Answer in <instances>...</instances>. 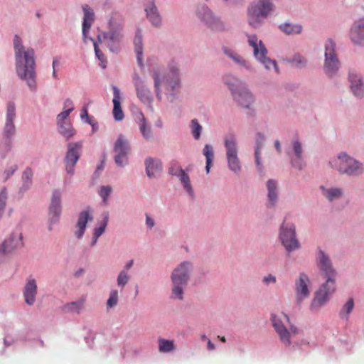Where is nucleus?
I'll return each instance as SVG.
<instances>
[{"instance_id": "1", "label": "nucleus", "mask_w": 364, "mask_h": 364, "mask_svg": "<svg viewBox=\"0 0 364 364\" xmlns=\"http://www.w3.org/2000/svg\"><path fill=\"white\" fill-rule=\"evenodd\" d=\"M14 47L17 75L21 80H26L32 92H35L37 86L34 50L31 48H25L17 35L14 36Z\"/></svg>"}, {"instance_id": "2", "label": "nucleus", "mask_w": 364, "mask_h": 364, "mask_svg": "<svg viewBox=\"0 0 364 364\" xmlns=\"http://www.w3.org/2000/svg\"><path fill=\"white\" fill-rule=\"evenodd\" d=\"M318 265L321 274L326 278V282L316 291V296L311 303V308L320 307L326 303L329 296L336 291L335 277L336 271L331 265V260L322 250H319Z\"/></svg>"}, {"instance_id": "3", "label": "nucleus", "mask_w": 364, "mask_h": 364, "mask_svg": "<svg viewBox=\"0 0 364 364\" xmlns=\"http://www.w3.org/2000/svg\"><path fill=\"white\" fill-rule=\"evenodd\" d=\"M152 77L154 80V87L156 96L159 99H161V93L159 91L160 86H164L166 90L170 92V95H171L180 87L178 70L176 63L174 62L169 65L168 73L166 75H163L161 79L160 73L158 70L153 72Z\"/></svg>"}, {"instance_id": "4", "label": "nucleus", "mask_w": 364, "mask_h": 364, "mask_svg": "<svg viewBox=\"0 0 364 364\" xmlns=\"http://www.w3.org/2000/svg\"><path fill=\"white\" fill-rule=\"evenodd\" d=\"M274 9L271 0H257L252 1L247 9V21L253 28L260 26L262 19L267 18Z\"/></svg>"}, {"instance_id": "5", "label": "nucleus", "mask_w": 364, "mask_h": 364, "mask_svg": "<svg viewBox=\"0 0 364 364\" xmlns=\"http://www.w3.org/2000/svg\"><path fill=\"white\" fill-rule=\"evenodd\" d=\"M225 83L232 91V96L238 104L245 108H250L254 102L252 95L248 91L245 85L238 79L229 75L224 77Z\"/></svg>"}, {"instance_id": "6", "label": "nucleus", "mask_w": 364, "mask_h": 364, "mask_svg": "<svg viewBox=\"0 0 364 364\" xmlns=\"http://www.w3.org/2000/svg\"><path fill=\"white\" fill-rule=\"evenodd\" d=\"M191 265L188 262L181 263L172 272L173 297L183 299V289L186 287L189 279Z\"/></svg>"}, {"instance_id": "7", "label": "nucleus", "mask_w": 364, "mask_h": 364, "mask_svg": "<svg viewBox=\"0 0 364 364\" xmlns=\"http://www.w3.org/2000/svg\"><path fill=\"white\" fill-rule=\"evenodd\" d=\"M330 164L340 173L348 175H358L363 171L360 163L346 154L338 155L336 159L330 161Z\"/></svg>"}, {"instance_id": "8", "label": "nucleus", "mask_w": 364, "mask_h": 364, "mask_svg": "<svg viewBox=\"0 0 364 364\" xmlns=\"http://www.w3.org/2000/svg\"><path fill=\"white\" fill-rule=\"evenodd\" d=\"M248 43L252 47L255 58L258 59L267 69L270 70L274 68L276 70H277L276 61L266 57L267 50L262 41L258 40L257 37L255 35L248 36Z\"/></svg>"}, {"instance_id": "9", "label": "nucleus", "mask_w": 364, "mask_h": 364, "mask_svg": "<svg viewBox=\"0 0 364 364\" xmlns=\"http://www.w3.org/2000/svg\"><path fill=\"white\" fill-rule=\"evenodd\" d=\"M279 237L288 252L294 251L299 247V242L296 238L295 226L291 223H286V220L281 226Z\"/></svg>"}, {"instance_id": "10", "label": "nucleus", "mask_w": 364, "mask_h": 364, "mask_svg": "<svg viewBox=\"0 0 364 364\" xmlns=\"http://www.w3.org/2000/svg\"><path fill=\"white\" fill-rule=\"evenodd\" d=\"M272 320L273 326L278 333L281 342L287 347L290 346L291 344V336H295L299 333L297 327L291 324L289 330H287L282 318L277 316H273Z\"/></svg>"}, {"instance_id": "11", "label": "nucleus", "mask_w": 364, "mask_h": 364, "mask_svg": "<svg viewBox=\"0 0 364 364\" xmlns=\"http://www.w3.org/2000/svg\"><path fill=\"white\" fill-rule=\"evenodd\" d=\"M228 166L236 173L240 171L241 166L237 157V148L236 139L234 136H228L225 139Z\"/></svg>"}, {"instance_id": "12", "label": "nucleus", "mask_w": 364, "mask_h": 364, "mask_svg": "<svg viewBox=\"0 0 364 364\" xmlns=\"http://www.w3.org/2000/svg\"><path fill=\"white\" fill-rule=\"evenodd\" d=\"M131 150L128 141L124 136L119 135L114 143V161L118 166H124L128 162V154Z\"/></svg>"}, {"instance_id": "13", "label": "nucleus", "mask_w": 364, "mask_h": 364, "mask_svg": "<svg viewBox=\"0 0 364 364\" xmlns=\"http://www.w3.org/2000/svg\"><path fill=\"white\" fill-rule=\"evenodd\" d=\"M82 147V144L81 142H70L68 144V151L65 162L66 171L69 174L74 173V166L80 156Z\"/></svg>"}, {"instance_id": "14", "label": "nucleus", "mask_w": 364, "mask_h": 364, "mask_svg": "<svg viewBox=\"0 0 364 364\" xmlns=\"http://www.w3.org/2000/svg\"><path fill=\"white\" fill-rule=\"evenodd\" d=\"M335 43L329 39L325 45V71L328 75L333 74L338 68L339 62L335 53Z\"/></svg>"}, {"instance_id": "15", "label": "nucleus", "mask_w": 364, "mask_h": 364, "mask_svg": "<svg viewBox=\"0 0 364 364\" xmlns=\"http://www.w3.org/2000/svg\"><path fill=\"white\" fill-rule=\"evenodd\" d=\"M23 245L22 234L21 232L12 233L0 246V262L6 254L21 247Z\"/></svg>"}, {"instance_id": "16", "label": "nucleus", "mask_w": 364, "mask_h": 364, "mask_svg": "<svg viewBox=\"0 0 364 364\" xmlns=\"http://www.w3.org/2000/svg\"><path fill=\"white\" fill-rule=\"evenodd\" d=\"M61 194L58 190L53 192L51 203L49 207V220L50 224L58 221L61 213Z\"/></svg>"}, {"instance_id": "17", "label": "nucleus", "mask_w": 364, "mask_h": 364, "mask_svg": "<svg viewBox=\"0 0 364 364\" xmlns=\"http://www.w3.org/2000/svg\"><path fill=\"white\" fill-rule=\"evenodd\" d=\"M38 292V286L36 280L29 277L26 282L23 290L24 301L28 306H33L36 301V297Z\"/></svg>"}, {"instance_id": "18", "label": "nucleus", "mask_w": 364, "mask_h": 364, "mask_svg": "<svg viewBox=\"0 0 364 364\" xmlns=\"http://www.w3.org/2000/svg\"><path fill=\"white\" fill-rule=\"evenodd\" d=\"M309 279L304 273H301L298 280L295 282L296 296L298 304H300L309 295L308 284Z\"/></svg>"}, {"instance_id": "19", "label": "nucleus", "mask_w": 364, "mask_h": 364, "mask_svg": "<svg viewBox=\"0 0 364 364\" xmlns=\"http://www.w3.org/2000/svg\"><path fill=\"white\" fill-rule=\"evenodd\" d=\"M199 16L201 20L203 21L211 29L215 31L222 30L223 28V23L220 19L213 16L212 12L207 7H202L199 11Z\"/></svg>"}, {"instance_id": "20", "label": "nucleus", "mask_w": 364, "mask_h": 364, "mask_svg": "<svg viewBox=\"0 0 364 364\" xmlns=\"http://www.w3.org/2000/svg\"><path fill=\"white\" fill-rule=\"evenodd\" d=\"M103 40L106 41L107 46L112 52H116L118 50L119 43L122 39L120 29H112L103 34Z\"/></svg>"}, {"instance_id": "21", "label": "nucleus", "mask_w": 364, "mask_h": 364, "mask_svg": "<svg viewBox=\"0 0 364 364\" xmlns=\"http://www.w3.org/2000/svg\"><path fill=\"white\" fill-rule=\"evenodd\" d=\"M350 38L354 44L364 45V20L355 21L350 32Z\"/></svg>"}, {"instance_id": "22", "label": "nucleus", "mask_w": 364, "mask_h": 364, "mask_svg": "<svg viewBox=\"0 0 364 364\" xmlns=\"http://www.w3.org/2000/svg\"><path fill=\"white\" fill-rule=\"evenodd\" d=\"M134 83L139 100L144 103H150L151 100L150 92L146 87L144 81L139 75H136L134 76Z\"/></svg>"}, {"instance_id": "23", "label": "nucleus", "mask_w": 364, "mask_h": 364, "mask_svg": "<svg viewBox=\"0 0 364 364\" xmlns=\"http://www.w3.org/2000/svg\"><path fill=\"white\" fill-rule=\"evenodd\" d=\"M93 218L88 210H83L78 215L76 228L77 230L75 232V235L78 238H81L84 235L87 223L89 220H92Z\"/></svg>"}, {"instance_id": "24", "label": "nucleus", "mask_w": 364, "mask_h": 364, "mask_svg": "<svg viewBox=\"0 0 364 364\" xmlns=\"http://www.w3.org/2000/svg\"><path fill=\"white\" fill-rule=\"evenodd\" d=\"M146 171L149 178L156 177L162 170L161 162L159 159L148 158L145 161Z\"/></svg>"}, {"instance_id": "25", "label": "nucleus", "mask_w": 364, "mask_h": 364, "mask_svg": "<svg viewBox=\"0 0 364 364\" xmlns=\"http://www.w3.org/2000/svg\"><path fill=\"white\" fill-rule=\"evenodd\" d=\"M82 10L84 12V18L82 23V34L84 38H86L87 33H88L94 20L95 14L93 10L88 6H82Z\"/></svg>"}, {"instance_id": "26", "label": "nucleus", "mask_w": 364, "mask_h": 364, "mask_svg": "<svg viewBox=\"0 0 364 364\" xmlns=\"http://www.w3.org/2000/svg\"><path fill=\"white\" fill-rule=\"evenodd\" d=\"M114 90V98H113V115L116 121H121L124 119V113L121 107L120 103V93L119 90L116 87H113Z\"/></svg>"}, {"instance_id": "27", "label": "nucleus", "mask_w": 364, "mask_h": 364, "mask_svg": "<svg viewBox=\"0 0 364 364\" xmlns=\"http://www.w3.org/2000/svg\"><path fill=\"white\" fill-rule=\"evenodd\" d=\"M85 301V297L82 296L76 301L67 303L63 306V311L66 313L80 314L84 309Z\"/></svg>"}, {"instance_id": "28", "label": "nucleus", "mask_w": 364, "mask_h": 364, "mask_svg": "<svg viewBox=\"0 0 364 364\" xmlns=\"http://www.w3.org/2000/svg\"><path fill=\"white\" fill-rule=\"evenodd\" d=\"M349 80L350 82V88L354 95L357 97H360L363 95V84L361 80L354 73H349Z\"/></svg>"}, {"instance_id": "29", "label": "nucleus", "mask_w": 364, "mask_h": 364, "mask_svg": "<svg viewBox=\"0 0 364 364\" xmlns=\"http://www.w3.org/2000/svg\"><path fill=\"white\" fill-rule=\"evenodd\" d=\"M134 44L135 47V52L136 53V58L139 66H143V44H142V36L141 31L138 30L136 33L135 38L134 40Z\"/></svg>"}, {"instance_id": "30", "label": "nucleus", "mask_w": 364, "mask_h": 364, "mask_svg": "<svg viewBox=\"0 0 364 364\" xmlns=\"http://www.w3.org/2000/svg\"><path fill=\"white\" fill-rule=\"evenodd\" d=\"M268 190V200L271 205L274 206L277 200V186L274 180H269L267 183Z\"/></svg>"}, {"instance_id": "31", "label": "nucleus", "mask_w": 364, "mask_h": 364, "mask_svg": "<svg viewBox=\"0 0 364 364\" xmlns=\"http://www.w3.org/2000/svg\"><path fill=\"white\" fill-rule=\"evenodd\" d=\"M293 149L295 153L296 159L292 160L293 166L301 169L302 168V163H301V154H302V146L301 143L295 140L293 141Z\"/></svg>"}, {"instance_id": "32", "label": "nucleus", "mask_w": 364, "mask_h": 364, "mask_svg": "<svg viewBox=\"0 0 364 364\" xmlns=\"http://www.w3.org/2000/svg\"><path fill=\"white\" fill-rule=\"evenodd\" d=\"M59 132L67 139L75 134V130L70 121L58 124Z\"/></svg>"}, {"instance_id": "33", "label": "nucleus", "mask_w": 364, "mask_h": 364, "mask_svg": "<svg viewBox=\"0 0 364 364\" xmlns=\"http://www.w3.org/2000/svg\"><path fill=\"white\" fill-rule=\"evenodd\" d=\"M146 12L147 18L149 19V21L151 22V23L155 26H158L161 24V17L157 12L156 7L152 4L151 6L149 8H146Z\"/></svg>"}, {"instance_id": "34", "label": "nucleus", "mask_w": 364, "mask_h": 364, "mask_svg": "<svg viewBox=\"0 0 364 364\" xmlns=\"http://www.w3.org/2000/svg\"><path fill=\"white\" fill-rule=\"evenodd\" d=\"M279 28L282 31L287 35L299 34L302 30L300 25L289 23L280 24Z\"/></svg>"}, {"instance_id": "35", "label": "nucleus", "mask_w": 364, "mask_h": 364, "mask_svg": "<svg viewBox=\"0 0 364 364\" xmlns=\"http://www.w3.org/2000/svg\"><path fill=\"white\" fill-rule=\"evenodd\" d=\"M264 139V137L262 134H257V144H256L255 155L256 164L259 171L262 170V164H261V161H260V151H261V149L262 146V142H263Z\"/></svg>"}, {"instance_id": "36", "label": "nucleus", "mask_w": 364, "mask_h": 364, "mask_svg": "<svg viewBox=\"0 0 364 364\" xmlns=\"http://www.w3.org/2000/svg\"><path fill=\"white\" fill-rule=\"evenodd\" d=\"M175 349L173 341L164 338H159V350L161 353H170Z\"/></svg>"}, {"instance_id": "37", "label": "nucleus", "mask_w": 364, "mask_h": 364, "mask_svg": "<svg viewBox=\"0 0 364 364\" xmlns=\"http://www.w3.org/2000/svg\"><path fill=\"white\" fill-rule=\"evenodd\" d=\"M203 154L206 158V166L205 169L207 173H209L210 165L214 159V153L213 150V147L209 144H205L203 149Z\"/></svg>"}, {"instance_id": "38", "label": "nucleus", "mask_w": 364, "mask_h": 364, "mask_svg": "<svg viewBox=\"0 0 364 364\" xmlns=\"http://www.w3.org/2000/svg\"><path fill=\"white\" fill-rule=\"evenodd\" d=\"M33 170L30 167H27L22 173V181L23 182V187L28 189L32 184Z\"/></svg>"}, {"instance_id": "39", "label": "nucleus", "mask_w": 364, "mask_h": 364, "mask_svg": "<svg viewBox=\"0 0 364 364\" xmlns=\"http://www.w3.org/2000/svg\"><path fill=\"white\" fill-rule=\"evenodd\" d=\"M139 126L140 132L142 134L143 136L146 139H150L152 135L151 129L149 126H147L146 119L144 118L143 114H141V119L140 120Z\"/></svg>"}, {"instance_id": "40", "label": "nucleus", "mask_w": 364, "mask_h": 364, "mask_svg": "<svg viewBox=\"0 0 364 364\" xmlns=\"http://www.w3.org/2000/svg\"><path fill=\"white\" fill-rule=\"evenodd\" d=\"M323 195L329 200H333L336 198H339L341 196V191L338 188L324 189Z\"/></svg>"}, {"instance_id": "41", "label": "nucleus", "mask_w": 364, "mask_h": 364, "mask_svg": "<svg viewBox=\"0 0 364 364\" xmlns=\"http://www.w3.org/2000/svg\"><path fill=\"white\" fill-rule=\"evenodd\" d=\"M191 130L192 134L196 139H198L200 136V133L202 131V127L199 124L197 119H193L191 121Z\"/></svg>"}, {"instance_id": "42", "label": "nucleus", "mask_w": 364, "mask_h": 364, "mask_svg": "<svg viewBox=\"0 0 364 364\" xmlns=\"http://www.w3.org/2000/svg\"><path fill=\"white\" fill-rule=\"evenodd\" d=\"M180 181L183 184L184 188L187 190L189 193H192L193 190L190 183V178L188 174L184 171L179 174Z\"/></svg>"}, {"instance_id": "43", "label": "nucleus", "mask_w": 364, "mask_h": 364, "mask_svg": "<svg viewBox=\"0 0 364 364\" xmlns=\"http://www.w3.org/2000/svg\"><path fill=\"white\" fill-rule=\"evenodd\" d=\"M94 48H95V55L97 57V58L99 59V60L100 61V66L102 68H105L106 63H107L106 58L105 57L102 52L98 48V44H97V42H96V41L94 42Z\"/></svg>"}, {"instance_id": "44", "label": "nucleus", "mask_w": 364, "mask_h": 364, "mask_svg": "<svg viewBox=\"0 0 364 364\" xmlns=\"http://www.w3.org/2000/svg\"><path fill=\"white\" fill-rule=\"evenodd\" d=\"M291 63L292 65L300 68L306 65V60L304 59V57H302L299 54H296L292 58V59L291 60Z\"/></svg>"}, {"instance_id": "45", "label": "nucleus", "mask_w": 364, "mask_h": 364, "mask_svg": "<svg viewBox=\"0 0 364 364\" xmlns=\"http://www.w3.org/2000/svg\"><path fill=\"white\" fill-rule=\"evenodd\" d=\"M111 192H112L111 186H105L101 187V188L99 191V194H100V197L102 198L105 204H107L108 197L109 196Z\"/></svg>"}, {"instance_id": "46", "label": "nucleus", "mask_w": 364, "mask_h": 364, "mask_svg": "<svg viewBox=\"0 0 364 364\" xmlns=\"http://www.w3.org/2000/svg\"><path fill=\"white\" fill-rule=\"evenodd\" d=\"M118 303V292L117 290H112L109 294V298L107 300V304L108 308L115 306Z\"/></svg>"}, {"instance_id": "47", "label": "nucleus", "mask_w": 364, "mask_h": 364, "mask_svg": "<svg viewBox=\"0 0 364 364\" xmlns=\"http://www.w3.org/2000/svg\"><path fill=\"white\" fill-rule=\"evenodd\" d=\"M129 276L124 271H122L117 277V285L122 288H123L129 282Z\"/></svg>"}, {"instance_id": "48", "label": "nucleus", "mask_w": 364, "mask_h": 364, "mask_svg": "<svg viewBox=\"0 0 364 364\" xmlns=\"http://www.w3.org/2000/svg\"><path fill=\"white\" fill-rule=\"evenodd\" d=\"M183 170L182 168L178 165V164L176 161H172L171 163V166L169 168V173L173 176H179V174L182 173Z\"/></svg>"}, {"instance_id": "49", "label": "nucleus", "mask_w": 364, "mask_h": 364, "mask_svg": "<svg viewBox=\"0 0 364 364\" xmlns=\"http://www.w3.org/2000/svg\"><path fill=\"white\" fill-rule=\"evenodd\" d=\"M108 222V215H107L103 220L102 224L99 228L94 229V234L96 237H100L101 235L105 232Z\"/></svg>"}, {"instance_id": "50", "label": "nucleus", "mask_w": 364, "mask_h": 364, "mask_svg": "<svg viewBox=\"0 0 364 364\" xmlns=\"http://www.w3.org/2000/svg\"><path fill=\"white\" fill-rule=\"evenodd\" d=\"M15 133V126L14 121H6L4 127V134L7 137H10Z\"/></svg>"}, {"instance_id": "51", "label": "nucleus", "mask_w": 364, "mask_h": 364, "mask_svg": "<svg viewBox=\"0 0 364 364\" xmlns=\"http://www.w3.org/2000/svg\"><path fill=\"white\" fill-rule=\"evenodd\" d=\"M15 106L14 103H9L7 106L6 121H14L15 118Z\"/></svg>"}, {"instance_id": "52", "label": "nucleus", "mask_w": 364, "mask_h": 364, "mask_svg": "<svg viewBox=\"0 0 364 364\" xmlns=\"http://www.w3.org/2000/svg\"><path fill=\"white\" fill-rule=\"evenodd\" d=\"M6 198H7V193H6V188H4L0 191V212L1 213H2V211L4 209Z\"/></svg>"}, {"instance_id": "53", "label": "nucleus", "mask_w": 364, "mask_h": 364, "mask_svg": "<svg viewBox=\"0 0 364 364\" xmlns=\"http://www.w3.org/2000/svg\"><path fill=\"white\" fill-rule=\"evenodd\" d=\"M224 52L227 55L232 58L235 62L238 63H244V60L242 59V58L236 53L234 54L232 50L225 48Z\"/></svg>"}, {"instance_id": "54", "label": "nucleus", "mask_w": 364, "mask_h": 364, "mask_svg": "<svg viewBox=\"0 0 364 364\" xmlns=\"http://www.w3.org/2000/svg\"><path fill=\"white\" fill-rule=\"evenodd\" d=\"M353 306V300L352 299H350L344 305L343 310L341 311V315L342 316L345 311H346V314H349L352 311Z\"/></svg>"}, {"instance_id": "55", "label": "nucleus", "mask_w": 364, "mask_h": 364, "mask_svg": "<svg viewBox=\"0 0 364 364\" xmlns=\"http://www.w3.org/2000/svg\"><path fill=\"white\" fill-rule=\"evenodd\" d=\"M69 114H70L68 113V112H65L64 110L60 114H58L57 116V124L68 122L69 120L68 119V117Z\"/></svg>"}, {"instance_id": "56", "label": "nucleus", "mask_w": 364, "mask_h": 364, "mask_svg": "<svg viewBox=\"0 0 364 364\" xmlns=\"http://www.w3.org/2000/svg\"><path fill=\"white\" fill-rule=\"evenodd\" d=\"M64 111L70 113L74 109L73 102L70 99H66L64 102Z\"/></svg>"}, {"instance_id": "57", "label": "nucleus", "mask_w": 364, "mask_h": 364, "mask_svg": "<svg viewBox=\"0 0 364 364\" xmlns=\"http://www.w3.org/2000/svg\"><path fill=\"white\" fill-rule=\"evenodd\" d=\"M18 166L16 164L12 165L9 169L5 171V173L6 176H5L4 179L7 180L11 175L14 174V173L17 170Z\"/></svg>"}, {"instance_id": "58", "label": "nucleus", "mask_w": 364, "mask_h": 364, "mask_svg": "<svg viewBox=\"0 0 364 364\" xmlns=\"http://www.w3.org/2000/svg\"><path fill=\"white\" fill-rule=\"evenodd\" d=\"M80 118L82 120H85V121H86V119H88L90 118V117L88 115L87 106V105H85L82 107V109H81Z\"/></svg>"}, {"instance_id": "59", "label": "nucleus", "mask_w": 364, "mask_h": 364, "mask_svg": "<svg viewBox=\"0 0 364 364\" xmlns=\"http://www.w3.org/2000/svg\"><path fill=\"white\" fill-rule=\"evenodd\" d=\"M263 282L267 284H269V283H275L276 277L272 274H269L268 276L264 277Z\"/></svg>"}, {"instance_id": "60", "label": "nucleus", "mask_w": 364, "mask_h": 364, "mask_svg": "<svg viewBox=\"0 0 364 364\" xmlns=\"http://www.w3.org/2000/svg\"><path fill=\"white\" fill-rule=\"evenodd\" d=\"M146 224L150 228H152L155 223L152 218H151L147 214H146Z\"/></svg>"}, {"instance_id": "61", "label": "nucleus", "mask_w": 364, "mask_h": 364, "mask_svg": "<svg viewBox=\"0 0 364 364\" xmlns=\"http://www.w3.org/2000/svg\"><path fill=\"white\" fill-rule=\"evenodd\" d=\"M85 122L90 124L93 129H95V127L97 125V122L92 119V117H90L88 119H86Z\"/></svg>"}, {"instance_id": "62", "label": "nucleus", "mask_w": 364, "mask_h": 364, "mask_svg": "<svg viewBox=\"0 0 364 364\" xmlns=\"http://www.w3.org/2000/svg\"><path fill=\"white\" fill-rule=\"evenodd\" d=\"M207 347L209 350H213L215 349V345L210 341V339H208Z\"/></svg>"}, {"instance_id": "63", "label": "nucleus", "mask_w": 364, "mask_h": 364, "mask_svg": "<svg viewBox=\"0 0 364 364\" xmlns=\"http://www.w3.org/2000/svg\"><path fill=\"white\" fill-rule=\"evenodd\" d=\"M275 148L277 150V151L280 154L282 152V148L279 141L277 140L274 143Z\"/></svg>"}, {"instance_id": "64", "label": "nucleus", "mask_w": 364, "mask_h": 364, "mask_svg": "<svg viewBox=\"0 0 364 364\" xmlns=\"http://www.w3.org/2000/svg\"><path fill=\"white\" fill-rule=\"evenodd\" d=\"M133 260H130L126 265H125V269L127 270H128L129 269H130L132 267V266L133 265Z\"/></svg>"}]
</instances>
